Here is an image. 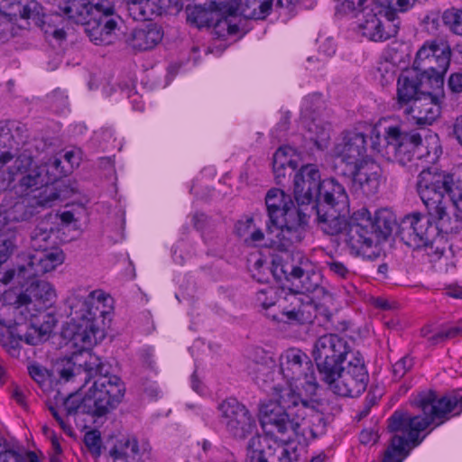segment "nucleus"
<instances>
[{
	"label": "nucleus",
	"instance_id": "f257e3e1",
	"mask_svg": "<svg viewBox=\"0 0 462 462\" xmlns=\"http://www.w3.org/2000/svg\"><path fill=\"white\" fill-rule=\"evenodd\" d=\"M279 363L280 370L273 371V360L263 356L261 361L249 360L246 371L256 384L271 396L259 406L263 430L277 441L288 444L303 434L300 427L309 410L300 391L313 394L318 382L311 360L300 349L285 350L281 354Z\"/></svg>",
	"mask_w": 462,
	"mask_h": 462
},
{
	"label": "nucleus",
	"instance_id": "f03ea898",
	"mask_svg": "<svg viewBox=\"0 0 462 462\" xmlns=\"http://www.w3.org/2000/svg\"><path fill=\"white\" fill-rule=\"evenodd\" d=\"M59 374L66 382L76 377L84 379V387L91 383L82 399L76 393L66 398L63 405L68 415L82 412L103 416L115 409L125 395V389L121 379L105 370L104 364L95 355L88 354L83 365L68 362Z\"/></svg>",
	"mask_w": 462,
	"mask_h": 462
},
{
	"label": "nucleus",
	"instance_id": "7ed1b4c3",
	"mask_svg": "<svg viewBox=\"0 0 462 462\" xmlns=\"http://www.w3.org/2000/svg\"><path fill=\"white\" fill-rule=\"evenodd\" d=\"M71 321L63 329L65 338L79 350H86L106 337L112 300L102 290L90 292L79 289L68 298Z\"/></svg>",
	"mask_w": 462,
	"mask_h": 462
},
{
	"label": "nucleus",
	"instance_id": "20e7f679",
	"mask_svg": "<svg viewBox=\"0 0 462 462\" xmlns=\"http://www.w3.org/2000/svg\"><path fill=\"white\" fill-rule=\"evenodd\" d=\"M417 191L430 217L438 219L445 234L457 233L462 219V187L453 175L423 170L418 176Z\"/></svg>",
	"mask_w": 462,
	"mask_h": 462
},
{
	"label": "nucleus",
	"instance_id": "39448f33",
	"mask_svg": "<svg viewBox=\"0 0 462 462\" xmlns=\"http://www.w3.org/2000/svg\"><path fill=\"white\" fill-rule=\"evenodd\" d=\"M431 424L426 415H411L400 411L388 420V429L394 432L391 443L384 451L383 462H402L411 448L417 447L425 438L420 434Z\"/></svg>",
	"mask_w": 462,
	"mask_h": 462
},
{
	"label": "nucleus",
	"instance_id": "423d86ee",
	"mask_svg": "<svg viewBox=\"0 0 462 462\" xmlns=\"http://www.w3.org/2000/svg\"><path fill=\"white\" fill-rule=\"evenodd\" d=\"M318 198L316 210L320 228L328 235H337L349 215V199L345 188L335 179L324 180Z\"/></svg>",
	"mask_w": 462,
	"mask_h": 462
},
{
	"label": "nucleus",
	"instance_id": "0eeeda50",
	"mask_svg": "<svg viewBox=\"0 0 462 462\" xmlns=\"http://www.w3.org/2000/svg\"><path fill=\"white\" fill-rule=\"evenodd\" d=\"M368 381L369 374L361 353H354L346 365L333 372L331 378L322 380L331 392L344 397L359 396L365 391Z\"/></svg>",
	"mask_w": 462,
	"mask_h": 462
},
{
	"label": "nucleus",
	"instance_id": "6e6552de",
	"mask_svg": "<svg viewBox=\"0 0 462 462\" xmlns=\"http://www.w3.org/2000/svg\"><path fill=\"white\" fill-rule=\"evenodd\" d=\"M308 216L300 209L289 210L284 217L267 223L266 234L270 246L288 251L302 243L307 235Z\"/></svg>",
	"mask_w": 462,
	"mask_h": 462
},
{
	"label": "nucleus",
	"instance_id": "1a4fd4ad",
	"mask_svg": "<svg viewBox=\"0 0 462 462\" xmlns=\"http://www.w3.org/2000/svg\"><path fill=\"white\" fill-rule=\"evenodd\" d=\"M354 353L346 340L337 334L319 337L313 347L312 355L319 370L320 380L331 378V374L346 364Z\"/></svg>",
	"mask_w": 462,
	"mask_h": 462
},
{
	"label": "nucleus",
	"instance_id": "9d476101",
	"mask_svg": "<svg viewBox=\"0 0 462 462\" xmlns=\"http://www.w3.org/2000/svg\"><path fill=\"white\" fill-rule=\"evenodd\" d=\"M384 140L385 154L402 165L410 162L414 156L421 158L431 153V150L424 145L420 134L405 132L399 125L387 127Z\"/></svg>",
	"mask_w": 462,
	"mask_h": 462
},
{
	"label": "nucleus",
	"instance_id": "9b49d317",
	"mask_svg": "<svg viewBox=\"0 0 462 462\" xmlns=\"http://www.w3.org/2000/svg\"><path fill=\"white\" fill-rule=\"evenodd\" d=\"M451 58V48L444 39L426 41L417 51L412 69L428 79H442Z\"/></svg>",
	"mask_w": 462,
	"mask_h": 462
},
{
	"label": "nucleus",
	"instance_id": "f8f14e48",
	"mask_svg": "<svg viewBox=\"0 0 462 462\" xmlns=\"http://www.w3.org/2000/svg\"><path fill=\"white\" fill-rule=\"evenodd\" d=\"M97 10L87 23L84 31L96 45L106 46L118 39L120 18L115 13L114 4L110 0H94Z\"/></svg>",
	"mask_w": 462,
	"mask_h": 462
},
{
	"label": "nucleus",
	"instance_id": "ddd939ff",
	"mask_svg": "<svg viewBox=\"0 0 462 462\" xmlns=\"http://www.w3.org/2000/svg\"><path fill=\"white\" fill-rule=\"evenodd\" d=\"M55 298V291L49 282L45 281L33 282L23 293L18 296L14 305L1 309L0 316L8 311L14 316H23L24 319H27V314L41 315V312H47L46 310L52 305Z\"/></svg>",
	"mask_w": 462,
	"mask_h": 462
},
{
	"label": "nucleus",
	"instance_id": "4468645a",
	"mask_svg": "<svg viewBox=\"0 0 462 462\" xmlns=\"http://www.w3.org/2000/svg\"><path fill=\"white\" fill-rule=\"evenodd\" d=\"M445 233L438 219L420 213L406 216L401 227L402 239L411 247L420 248L422 245L437 243L439 233Z\"/></svg>",
	"mask_w": 462,
	"mask_h": 462
},
{
	"label": "nucleus",
	"instance_id": "2eb2a0df",
	"mask_svg": "<svg viewBox=\"0 0 462 462\" xmlns=\"http://www.w3.org/2000/svg\"><path fill=\"white\" fill-rule=\"evenodd\" d=\"M29 157L32 158L31 156ZM31 160L32 161V159ZM32 164V162L25 169L15 171V174L19 171L26 172L19 180V188L24 195H29L31 192L44 189L38 196L37 204L43 207L48 206L59 197L53 188L49 186L50 183L56 180V177L52 178L51 176L49 167L51 166L58 169L60 164V161L59 159H54L51 164H41L34 168H31Z\"/></svg>",
	"mask_w": 462,
	"mask_h": 462
},
{
	"label": "nucleus",
	"instance_id": "dca6fc26",
	"mask_svg": "<svg viewBox=\"0 0 462 462\" xmlns=\"http://www.w3.org/2000/svg\"><path fill=\"white\" fill-rule=\"evenodd\" d=\"M221 423L230 436L245 439L257 431L256 421L249 410L236 399H228L219 404Z\"/></svg>",
	"mask_w": 462,
	"mask_h": 462
},
{
	"label": "nucleus",
	"instance_id": "f3484780",
	"mask_svg": "<svg viewBox=\"0 0 462 462\" xmlns=\"http://www.w3.org/2000/svg\"><path fill=\"white\" fill-rule=\"evenodd\" d=\"M415 402L434 426L444 423L448 420V414L457 408L459 409L457 413L462 411V396L459 399L451 396L439 397L435 392L429 391L420 393Z\"/></svg>",
	"mask_w": 462,
	"mask_h": 462
},
{
	"label": "nucleus",
	"instance_id": "a211bd4d",
	"mask_svg": "<svg viewBox=\"0 0 462 462\" xmlns=\"http://www.w3.org/2000/svg\"><path fill=\"white\" fill-rule=\"evenodd\" d=\"M396 18L390 19L381 8L372 5L363 13V19L360 20L358 30L365 38L374 41H386L397 33L399 25Z\"/></svg>",
	"mask_w": 462,
	"mask_h": 462
},
{
	"label": "nucleus",
	"instance_id": "6ab92c4d",
	"mask_svg": "<svg viewBox=\"0 0 462 462\" xmlns=\"http://www.w3.org/2000/svg\"><path fill=\"white\" fill-rule=\"evenodd\" d=\"M281 271L289 281L298 280L307 292L316 291L321 282V275L316 265L306 256L296 254L281 264Z\"/></svg>",
	"mask_w": 462,
	"mask_h": 462
},
{
	"label": "nucleus",
	"instance_id": "aec40b11",
	"mask_svg": "<svg viewBox=\"0 0 462 462\" xmlns=\"http://www.w3.org/2000/svg\"><path fill=\"white\" fill-rule=\"evenodd\" d=\"M352 189L358 194L370 197L377 193L382 178V169L374 160H365L353 167Z\"/></svg>",
	"mask_w": 462,
	"mask_h": 462
},
{
	"label": "nucleus",
	"instance_id": "412c9836",
	"mask_svg": "<svg viewBox=\"0 0 462 462\" xmlns=\"http://www.w3.org/2000/svg\"><path fill=\"white\" fill-rule=\"evenodd\" d=\"M366 137L360 132L351 131L343 134L341 140L333 148V156L348 166L354 167L366 157Z\"/></svg>",
	"mask_w": 462,
	"mask_h": 462
},
{
	"label": "nucleus",
	"instance_id": "4be33fe9",
	"mask_svg": "<svg viewBox=\"0 0 462 462\" xmlns=\"http://www.w3.org/2000/svg\"><path fill=\"white\" fill-rule=\"evenodd\" d=\"M402 113L418 126L430 125L440 116V102L437 97L425 93L408 106H404Z\"/></svg>",
	"mask_w": 462,
	"mask_h": 462
},
{
	"label": "nucleus",
	"instance_id": "5701e85b",
	"mask_svg": "<svg viewBox=\"0 0 462 462\" xmlns=\"http://www.w3.org/2000/svg\"><path fill=\"white\" fill-rule=\"evenodd\" d=\"M322 186L321 176L316 165L302 166L294 177V197L299 204H309L318 194Z\"/></svg>",
	"mask_w": 462,
	"mask_h": 462
},
{
	"label": "nucleus",
	"instance_id": "b1692460",
	"mask_svg": "<svg viewBox=\"0 0 462 462\" xmlns=\"http://www.w3.org/2000/svg\"><path fill=\"white\" fill-rule=\"evenodd\" d=\"M424 77L412 68L401 73L397 80L394 102V108L396 110L402 112L404 106H408L417 98L420 97V95L425 94V92L420 90Z\"/></svg>",
	"mask_w": 462,
	"mask_h": 462
},
{
	"label": "nucleus",
	"instance_id": "393cba45",
	"mask_svg": "<svg viewBox=\"0 0 462 462\" xmlns=\"http://www.w3.org/2000/svg\"><path fill=\"white\" fill-rule=\"evenodd\" d=\"M64 261L63 253L55 248L50 252L42 251L28 255L24 263L21 264L19 274L29 276L30 279L51 272Z\"/></svg>",
	"mask_w": 462,
	"mask_h": 462
},
{
	"label": "nucleus",
	"instance_id": "a878e982",
	"mask_svg": "<svg viewBox=\"0 0 462 462\" xmlns=\"http://www.w3.org/2000/svg\"><path fill=\"white\" fill-rule=\"evenodd\" d=\"M28 318L25 321L30 320L26 332L22 336L23 341L30 346H36L45 341L48 336L55 327L57 320L53 314L49 312H41L27 314Z\"/></svg>",
	"mask_w": 462,
	"mask_h": 462
},
{
	"label": "nucleus",
	"instance_id": "bb28decb",
	"mask_svg": "<svg viewBox=\"0 0 462 462\" xmlns=\"http://www.w3.org/2000/svg\"><path fill=\"white\" fill-rule=\"evenodd\" d=\"M162 38V27L151 23L134 29L126 38V44L134 51H146L156 47Z\"/></svg>",
	"mask_w": 462,
	"mask_h": 462
},
{
	"label": "nucleus",
	"instance_id": "cd10ccee",
	"mask_svg": "<svg viewBox=\"0 0 462 462\" xmlns=\"http://www.w3.org/2000/svg\"><path fill=\"white\" fill-rule=\"evenodd\" d=\"M345 224L337 234H344V241L353 253H365L367 249L373 247L376 236L374 228L347 225V217H345Z\"/></svg>",
	"mask_w": 462,
	"mask_h": 462
},
{
	"label": "nucleus",
	"instance_id": "c85d7f7f",
	"mask_svg": "<svg viewBox=\"0 0 462 462\" xmlns=\"http://www.w3.org/2000/svg\"><path fill=\"white\" fill-rule=\"evenodd\" d=\"M171 0H126L127 10L134 20H152L153 15L167 12Z\"/></svg>",
	"mask_w": 462,
	"mask_h": 462
},
{
	"label": "nucleus",
	"instance_id": "c756f323",
	"mask_svg": "<svg viewBox=\"0 0 462 462\" xmlns=\"http://www.w3.org/2000/svg\"><path fill=\"white\" fill-rule=\"evenodd\" d=\"M150 444L143 440L138 442L134 436H128L121 439L117 444L111 449L110 455L115 459H131L139 460L143 456L150 453Z\"/></svg>",
	"mask_w": 462,
	"mask_h": 462
},
{
	"label": "nucleus",
	"instance_id": "7c9ffc66",
	"mask_svg": "<svg viewBox=\"0 0 462 462\" xmlns=\"http://www.w3.org/2000/svg\"><path fill=\"white\" fill-rule=\"evenodd\" d=\"M31 162L29 155L21 154L14 158L11 152H2L0 153V190L5 189L14 180L15 171L25 169Z\"/></svg>",
	"mask_w": 462,
	"mask_h": 462
},
{
	"label": "nucleus",
	"instance_id": "2f4dec72",
	"mask_svg": "<svg viewBox=\"0 0 462 462\" xmlns=\"http://www.w3.org/2000/svg\"><path fill=\"white\" fill-rule=\"evenodd\" d=\"M265 204L268 210L269 223L284 217L289 210L299 209L291 197L279 189H272L267 192Z\"/></svg>",
	"mask_w": 462,
	"mask_h": 462
},
{
	"label": "nucleus",
	"instance_id": "473e14b6",
	"mask_svg": "<svg viewBox=\"0 0 462 462\" xmlns=\"http://www.w3.org/2000/svg\"><path fill=\"white\" fill-rule=\"evenodd\" d=\"M211 26L214 34L220 39L246 32L244 20L236 13L220 14Z\"/></svg>",
	"mask_w": 462,
	"mask_h": 462
},
{
	"label": "nucleus",
	"instance_id": "72a5a7b5",
	"mask_svg": "<svg viewBox=\"0 0 462 462\" xmlns=\"http://www.w3.org/2000/svg\"><path fill=\"white\" fill-rule=\"evenodd\" d=\"M60 8L69 20L85 28L91 16H94L97 5L94 0H67Z\"/></svg>",
	"mask_w": 462,
	"mask_h": 462
},
{
	"label": "nucleus",
	"instance_id": "f704fd0d",
	"mask_svg": "<svg viewBox=\"0 0 462 462\" xmlns=\"http://www.w3.org/2000/svg\"><path fill=\"white\" fill-rule=\"evenodd\" d=\"M272 9V0H239L236 4V14L244 20L264 19Z\"/></svg>",
	"mask_w": 462,
	"mask_h": 462
},
{
	"label": "nucleus",
	"instance_id": "c9c22d12",
	"mask_svg": "<svg viewBox=\"0 0 462 462\" xmlns=\"http://www.w3.org/2000/svg\"><path fill=\"white\" fill-rule=\"evenodd\" d=\"M295 153L296 151L291 146H282L275 152L273 158V168L276 179L285 176L287 166L292 169L296 168L297 163L293 161Z\"/></svg>",
	"mask_w": 462,
	"mask_h": 462
},
{
	"label": "nucleus",
	"instance_id": "e433bc0d",
	"mask_svg": "<svg viewBox=\"0 0 462 462\" xmlns=\"http://www.w3.org/2000/svg\"><path fill=\"white\" fill-rule=\"evenodd\" d=\"M188 14V21L197 27H205L211 26L215 22V18L220 15L217 12L215 11L210 5L208 7H204L201 5H195L193 7L187 8Z\"/></svg>",
	"mask_w": 462,
	"mask_h": 462
},
{
	"label": "nucleus",
	"instance_id": "4c0bfd02",
	"mask_svg": "<svg viewBox=\"0 0 462 462\" xmlns=\"http://www.w3.org/2000/svg\"><path fill=\"white\" fill-rule=\"evenodd\" d=\"M373 5L381 8V12L390 19L396 18L398 12H405L411 6V0H371Z\"/></svg>",
	"mask_w": 462,
	"mask_h": 462
},
{
	"label": "nucleus",
	"instance_id": "58836bf2",
	"mask_svg": "<svg viewBox=\"0 0 462 462\" xmlns=\"http://www.w3.org/2000/svg\"><path fill=\"white\" fill-rule=\"evenodd\" d=\"M51 236V229L44 226L43 224L37 226L31 235L32 248L35 251H46L53 244Z\"/></svg>",
	"mask_w": 462,
	"mask_h": 462
},
{
	"label": "nucleus",
	"instance_id": "ea45409f",
	"mask_svg": "<svg viewBox=\"0 0 462 462\" xmlns=\"http://www.w3.org/2000/svg\"><path fill=\"white\" fill-rule=\"evenodd\" d=\"M19 15L23 19H31L35 24L42 21V7L35 0H20L17 5Z\"/></svg>",
	"mask_w": 462,
	"mask_h": 462
},
{
	"label": "nucleus",
	"instance_id": "a19ab883",
	"mask_svg": "<svg viewBox=\"0 0 462 462\" xmlns=\"http://www.w3.org/2000/svg\"><path fill=\"white\" fill-rule=\"evenodd\" d=\"M444 24L455 34L462 35V10L450 8L442 14Z\"/></svg>",
	"mask_w": 462,
	"mask_h": 462
},
{
	"label": "nucleus",
	"instance_id": "79ce46f5",
	"mask_svg": "<svg viewBox=\"0 0 462 462\" xmlns=\"http://www.w3.org/2000/svg\"><path fill=\"white\" fill-rule=\"evenodd\" d=\"M308 129L313 134L310 136V139L315 142L319 148H323L330 138L329 125H321L313 121L308 125Z\"/></svg>",
	"mask_w": 462,
	"mask_h": 462
},
{
	"label": "nucleus",
	"instance_id": "37998d69",
	"mask_svg": "<svg viewBox=\"0 0 462 462\" xmlns=\"http://www.w3.org/2000/svg\"><path fill=\"white\" fill-rule=\"evenodd\" d=\"M16 247V236L14 232L0 236V263L6 262Z\"/></svg>",
	"mask_w": 462,
	"mask_h": 462
},
{
	"label": "nucleus",
	"instance_id": "c03bdc74",
	"mask_svg": "<svg viewBox=\"0 0 462 462\" xmlns=\"http://www.w3.org/2000/svg\"><path fill=\"white\" fill-rule=\"evenodd\" d=\"M347 225H358L374 228L371 214L365 208L356 210L351 216L349 214L347 217Z\"/></svg>",
	"mask_w": 462,
	"mask_h": 462
},
{
	"label": "nucleus",
	"instance_id": "a18cd8bd",
	"mask_svg": "<svg viewBox=\"0 0 462 462\" xmlns=\"http://www.w3.org/2000/svg\"><path fill=\"white\" fill-rule=\"evenodd\" d=\"M457 336H462V321L455 326L442 329L430 338L432 344H438L446 339L454 338Z\"/></svg>",
	"mask_w": 462,
	"mask_h": 462
},
{
	"label": "nucleus",
	"instance_id": "49530a36",
	"mask_svg": "<svg viewBox=\"0 0 462 462\" xmlns=\"http://www.w3.org/2000/svg\"><path fill=\"white\" fill-rule=\"evenodd\" d=\"M326 264L328 267V270L338 278L347 279L353 274L350 269L344 263L338 260L331 259L327 261Z\"/></svg>",
	"mask_w": 462,
	"mask_h": 462
},
{
	"label": "nucleus",
	"instance_id": "de8ad7c7",
	"mask_svg": "<svg viewBox=\"0 0 462 462\" xmlns=\"http://www.w3.org/2000/svg\"><path fill=\"white\" fill-rule=\"evenodd\" d=\"M256 300L263 309L273 306L276 302L275 289L269 287L259 291L256 295Z\"/></svg>",
	"mask_w": 462,
	"mask_h": 462
},
{
	"label": "nucleus",
	"instance_id": "09e8293b",
	"mask_svg": "<svg viewBox=\"0 0 462 462\" xmlns=\"http://www.w3.org/2000/svg\"><path fill=\"white\" fill-rule=\"evenodd\" d=\"M237 2L236 0H210V7L218 14L236 13Z\"/></svg>",
	"mask_w": 462,
	"mask_h": 462
},
{
	"label": "nucleus",
	"instance_id": "8fccbe9b",
	"mask_svg": "<svg viewBox=\"0 0 462 462\" xmlns=\"http://www.w3.org/2000/svg\"><path fill=\"white\" fill-rule=\"evenodd\" d=\"M413 365V361L410 356H404L396 362L393 366V372L395 378H402Z\"/></svg>",
	"mask_w": 462,
	"mask_h": 462
},
{
	"label": "nucleus",
	"instance_id": "3c124183",
	"mask_svg": "<svg viewBox=\"0 0 462 462\" xmlns=\"http://www.w3.org/2000/svg\"><path fill=\"white\" fill-rule=\"evenodd\" d=\"M254 226L255 225L252 217H248L245 220H240L236 225V233L245 242L246 238H248V236H250Z\"/></svg>",
	"mask_w": 462,
	"mask_h": 462
},
{
	"label": "nucleus",
	"instance_id": "603ef678",
	"mask_svg": "<svg viewBox=\"0 0 462 462\" xmlns=\"http://www.w3.org/2000/svg\"><path fill=\"white\" fill-rule=\"evenodd\" d=\"M319 56L316 60L324 63L325 60L331 57L336 52V46L331 39H325L319 47Z\"/></svg>",
	"mask_w": 462,
	"mask_h": 462
},
{
	"label": "nucleus",
	"instance_id": "864d4df0",
	"mask_svg": "<svg viewBox=\"0 0 462 462\" xmlns=\"http://www.w3.org/2000/svg\"><path fill=\"white\" fill-rule=\"evenodd\" d=\"M379 435L374 428L365 429L361 431L359 439L364 445H374L377 442Z\"/></svg>",
	"mask_w": 462,
	"mask_h": 462
},
{
	"label": "nucleus",
	"instance_id": "5fc2aeb1",
	"mask_svg": "<svg viewBox=\"0 0 462 462\" xmlns=\"http://www.w3.org/2000/svg\"><path fill=\"white\" fill-rule=\"evenodd\" d=\"M459 62L462 64V51H459ZM448 87L454 93L462 92V73L452 74L448 80Z\"/></svg>",
	"mask_w": 462,
	"mask_h": 462
},
{
	"label": "nucleus",
	"instance_id": "6e6d98bb",
	"mask_svg": "<svg viewBox=\"0 0 462 462\" xmlns=\"http://www.w3.org/2000/svg\"><path fill=\"white\" fill-rule=\"evenodd\" d=\"M31 377L38 383H42L47 379V370L38 365H32L28 367Z\"/></svg>",
	"mask_w": 462,
	"mask_h": 462
},
{
	"label": "nucleus",
	"instance_id": "4d7b16f0",
	"mask_svg": "<svg viewBox=\"0 0 462 462\" xmlns=\"http://www.w3.org/2000/svg\"><path fill=\"white\" fill-rule=\"evenodd\" d=\"M421 247L425 249L426 254L428 255L430 262H436L439 260L444 253L443 248L436 245V243L430 244L428 245H422Z\"/></svg>",
	"mask_w": 462,
	"mask_h": 462
},
{
	"label": "nucleus",
	"instance_id": "13d9d810",
	"mask_svg": "<svg viewBox=\"0 0 462 462\" xmlns=\"http://www.w3.org/2000/svg\"><path fill=\"white\" fill-rule=\"evenodd\" d=\"M20 269H21V264H19L16 269H12V270H9V271L5 272L1 281L5 284H7L8 282L13 281L14 279H17L18 282H22V280H28V279H30L29 276L19 274Z\"/></svg>",
	"mask_w": 462,
	"mask_h": 462
},
{
	"label": "nucleus",
	"instance_id": "bf43d9fd",
	"mask_svg": "<svg viewBox=\"0 0 462 462\" xmlns=\"http://www.w3.org/2000/svg\"><path fill=\"white\" fill-rule=\"evenodd\" d=\"M0 462H25V458L16 451L5 450L0 453Z\"/></svg>",
	"mask_w": 462,
	"mask_h": 462
},
{
	"label": "nucleus",
	"instance_id": "052dcab7",
	"mask_svg": "<svg viewBox=\"0 0 462 462\" xmlns=\"http://www.w3.org/2000/svg\"><path fill=\"white\" fill-rule=\"evenodd\" d=\"M250 439H249V442H248V445H247V449H248V452H249V457L250 455H254V453L256 452H263L261 449H260V447H261V438L260 436L257 434V431H255L253 435H250Z\"/></svg>",
	"mask_w": 462,
	"mask_h": 462
},
{
	"label": "nucleus",
	"instance_id": "680f3d73",
	"mask_svg": "<svg viewBox=\"0 0 462 462\" xmlns=\"http://www.w3.org/2000/svg\"><path fill=\"white\" fill-rule=\"evenodd\" d=\"M389 217H390V214L387 211H380V212H378V214L376 216V218H375L377 226L379 228H381L382 223H383V227L387 231H391V229H392V227H391L392 220L388 219Z\"/></svg>",
	"mask_w": 462,
	"mask_h": 462
},
{
	"label": "nucleus",
	"instance_id": "e2e57ef3",
	"mask_svg": "<svg viewBox=\"0 0 462 462\" xmlns=\"http://www.w3.org/2000/svg\"><path fill=\"white\" fill-rule=\"evenodd\" d=\"M84 441L88 448H96L100 445V437L96 431H88L85 435Z\"/></svg>",
	"mask_w": 462,
	"mask_h": 462
},
{
	"label": "nucleus",
	"instance_id": "0e129e2a",
	"mask_svg": "<svg viewBox=\"0 0 462 462\" xmlns=\"http://www.w3.org/2000/svg\"><path fill=\"white\" fill-rule=\"evenodd\" d=\"M11 396L22 407L26 406L24 392L18 385L13 386L11 390Z\"/></svg>",
	"mask_w": 462,
	"mask_h": 462
},
{
	"label": "nucleus",
	"instance_id": "69168bd1",
	"mask_svg": "<svg viewBox=\"0 0 462 462\" xmlns=\"http://www.w3.org/2000/svg\"><path fill=\"white\" fill-rule=\"evenodd\" d=\"M263 238H264L263 232L260 228H258L254 226L250 236H248V238H246L245 243L246 244H256V243L263 241Z\"/></svg>",
	"mask_w": 462,
	"mask_h": 462
},
{
	"label": "nucleus",
	"instance_id": "338daca9",
	"mask_svg": "<svg viewBox=\"0 0 462 462\" xmlns=\"http://www.w3.org/2000/svg\"><path fill=\"white\" fill-rule=\"evenodd\" d=\"M50 411L55 420L59 422L61 429L67 433H71V427L64 421V420L60 416L58 411L54 407H50Z\"/></svg>",
	"mask_w": 462,
	"mask_h": 462
},
{
	"label": "nucleus",
	"instance_id": "774afa93",
	"mask_svg": "<svg viewBox=\"0 0 462 462\" xmlns=\"http://www.w3.org/2000/svg\"><path fill=\"white\" fill-rule=\"evenodd\" d=\"M453 134L462 145V116L457 117L453 124Z\"/></svg>",
	"mask_w": 462,
	"mask_h": 462
}]
</instances>
